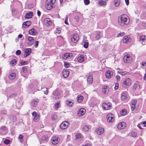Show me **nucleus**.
Segmentation results:
<instances>
[{
    "label": "nucleus",
    "mask_w": 146,
    "mask_h": 146,
    "mask_svg": "<svg viewBox=\"0 0 146 146\" xmlns=\"http://www.w3.org/2000/svg\"><path fill=\"white\" fill-rule=\"evenodd\" d=\"M127 17V15H123L119 16L118 17L119 24L121 26L128 24L129 23V20L128 19Z\"/></svg>",
    "instance_id": "1"
},
{
    "label": "nucleus",
    "mask_w": 146,
    "mask_h": 146,
    "mask_svg": "<svg viewBox=\"0 0 146 146\" xmlns=\"http://www.w3.org/2000/svg\"><path fill=\"white\" fill-rule=\"evenodd\" d=\"M55 0H46L45 7L48 10H50L54 7Z\"/></svg>",
    "instance_id": "2"
},
{
    "label": "nucleus",
    "mask_w": 146,
    "mask_h": 146,
    "mask_svg": "<svg viewBox=\"0 0 146 146\" xmlns=\"http://www.w3.org/2000/svg\"><path fill=\"white\" fill-rule=\"evenodd\" d=\"M124 61L126 63H129L131 62L132 57L129 55H125L123 58Z\"/></svg>",
    "instance_id": "3"
},
{
    "label": "nucleus",
    "mask_w": 146,
    "mask_h": 146,
    "mask_svg": "<svg viewBox=\"0 0 146 146\" xmlns=\"http://www.w3.org/2000/svg\"><path fill=\"white\" fill-rule=\"evenodd\" d=\"M107 121L110 123H112L114 120V115L111 113L108 114L106 116Z\"/></svg>",
    "instance_id": "4"
},
{
    "label": "nucleus",
    "mask_w": 146,
    "mask_h": 146,
    "mask_svg": "<svg viewBox=\"0 0 146 146\" xmlns=\"http://www.w3.org/2000/svg\"><path fill=\"white\" fill-rule=\"evenodd\" d=\"M27 40L28 42L27 43V44L28 46H30L34 43V40L33 37L28 36L27 37Z\"/></svg>",
    "instance_id": "5"
},
{
    "label": "nucleus",
    "mask_w": 146,
    "mask_h": 146,
    "mask_svg": "<svg viewBox=\"0 0 146 146\" xmlns=\"http://www.w3.org/2000/svg\"><path fill=\"white\" fill-rule=\"evenodd\" d=\"M79 39V36L78 34L75 33L73 35L71 38V40L74 42H76Z\"/></svg>",
    "instance_id": "6"
},
{
    "label": "nucleus",
    "mask_w": 146,
    "mask_h": 146,
    "mask_svg": "<svg viewBox=\"0 0 146 146\" xmlns=\"http://www.w3.org/2000/svg\"><path fill=\"white\" fill-rule=\"evenodd\" d=\"M69 125L68 122V121H64L60 125V127L62 129H65L67 128Z\"/></svg>",
    "instance_id": "7"
},
{
    "label": "nucleus",
    "mask_w": 146,
    "mask_h": 146,
    "mask_svg": "<svg viewBox=\"0 0 146 146\" xmlns=\"http://www.w3.org/2000/svg\"><path fill=\"white\" fill-rule=\"evenodd\" d=\"M131 81L130 79L127 78L125 79L123 81L122 86L123 87H125V86H129L131 84Z\"/></svg>",
    "instance_id": "8"
},
{
    "label": "nucleus",
    "mask_w": 146,
    "mask_h": 146,
    "mask_svg": "<svg viewBox=\"0 0 146 146\" xmlns=\"http://www.w3.org/2000/svg\"><path fill=\"white\" fill-rule=\"evenodd\" d=\"M103 108L105 110H108L111 107V104L110 103L107 104L106 103H104L102 104Z\"/></svg>",
    "instance_id": "9"
},
{
    "label": "nucleus",
    "mask_w": 146,
    "mask_h": 146,
    "mask_svg": "<svg viewBox=\"0 0 146 146\" xmlns=\"http://www.w3.org/2000/svg\"><path fill=\"white\" fill-rule=\"evenodd\" d=\"M44 24L47 26H50L52 24V22L50 19L48 18H46L44 20Z\"/></svg>",
    "instance_id": "10"
},
{
    "label": "nucleus",
    "mask_w": 146,
    "mask_h": 146,
    "mask_svg": "<svg viewBox=\"0 0 146 146\" xmlns=\"http://www.w3.org/2000/svg\"><path fill=\"white\" fill-rule=\"evenodd\" d=\"M32 115L34 117L33 120L34 121H37L39 120L40 118V116L36 113V112H33L32 113Z\"/></svg>",
    "instance_id": "11"
},
{
    "label": "nucleus",
    "mask_w": 146,
    "mask_h": 146,
    "mask_svg": "<svg viewBox=\"0 0 146 146\" xmlns=\"http://www.w3.org/2000/svg\"><path fill=\"white\" fill-rule=\"evenodd\" d=\"M131 39L129 36H125L123 37V42L124 43L127 44L130 42Z\"/></svg>",
    "instance_id": "12"
},
{
    "label": "nucleus",
    "mask_w": 146,
    "mask_h": 146,
    "mask_svg": "<svg viewBox=\"0 0 146 146\" xmlns=\"http://www.w3.org/2000/svg\"><path fill=\"white\" fill-rule=\"evenodd\" d=\"M126 123L124 122H122L119 123L117 125V127L119 129H122L124 128L126 126Z\"/></svg>",
    "instance_id": "13"
},
{
    "label": "nucleus",
    "mask_w": 146,
    "mask_h": 146,
    "mask_svg": "<svg viewBox=\"0 0 146 146\" xmlns=\"http://www.w3.org/2000/svg\"><path fill=\"white\" fill-rule=\"evenodd\" d=\"M105 75L107 78H110L113 76V72L111 70H108L106 71Z\"/></svg>",
    "instance_id": "14"
},
{
    "label": "nucleus",
    "mask_w": 146,
    "mask_h": 146,
    "mask_svg": "<svg viewBox=\"0 0 146 146\" xmlns=\"http://www.w3.org/2000/svg\"><path fill=\"white\" fill-rule=\"evenodd\" d=\"M7 132L6 127L5 126H2L0 128V133L2 135L5 134Z\"/></svg>",
    "instance_id": "15"
},
{
    "label": "nucleus",
    "mask_w": 146,
    "mask_h": 146,
    "mask_svg": "<svg viewBox=\"0 0 146 146\" xmlns=\"http://www.w3.org/2000/svg\"><path fill=\"white\" fill-rule=\"evenodd\" d=\"M59 141V138L56 137H54L52 139V143L54 145H56Z\"/></svg>",
    "instance_id": "16"
},
{
    "label": "nucleus",
    "mask_w": 146,
    "mask_h": 146,
    "mask_svg": "<svg viewBox=\"0 0 146 146\" xmlns=\"http://www.w3.org/2000/svg\"><path fill=\"white\" fill-rule=\"evenodd\" d=\"M72 56V53H66L62 56V58L64 59H69Z\"/></svg>",
    "instance_id": "17"
},
{
    "label": "nucleus",
    "mask_w": 146,
    "mask_h": 146,
    "mask_svg": "<svg viewBox=\"0 0 146 146\" xmlns=\"http://www.w3.org/2000/svg\"><path fill=\"white\" fill-rule=\"evenodd\" d=\"M53 94L55 96V99H58L60 97V93L57 90H55L53 92Z\"/></svg>",
    "instance_id": "18"
},
{
    "label": "nucleus",
    "mask_w": 146,
    "mask_h": 146,
    "mask_svg": "<svg viewBox=\"0 0 146 146\" xmlns=\"http://www.w3.org/2000/svg\"><path fill=\"white\" fill-rule=\"evenodd\" d=\"M86 110L83 108H81L78 112L77 114L79 116H81L85 113Z\"/></svg>",
    "instance_id": "19"
},
{
    "label": "nucleus",
    "mask_w": 146,
    "mask_h": 146,
    "mask_svg": "<svg viewBox=\"0 0 146 146\" xmlns=\"http://www.w3.org/2000/svg\"><path fill=\"white\" fill-rule=\"evenodd\" d=\"M96 131L98 134L100 135L104 133V130L103 128L100 127L96 129Z\"/></svg>",
    "instance_id": "20"
},
{
    "label": "nucleus",
    "mask_w": 146,
    "mask_h": 146,
    "mask_svg": "<svg viewBox=\"0 0 146 146\" xmlns=\"http://www.w3.org/2000/svg\"><path fill=\"white\" fill-rule=\"evenodd\" d=\"M38 101V100L37 99L33 100L30 103L31 106L33 107L36 106L37 105Z\"/></svg>",
    "instance_id": "21"
},
{
    "label": "nucleus",
    "mask_w": 146,
    "mask_h": 146,
    "mask_svg": "<svg viewBox=\"0 0 146 146\" xmlns=\"http://www.w3.org/2000/svg\"><path fill=\"white\" fill-rule=\"evenodd\" d=\"M31 49L30 48H27L25 50V54L24 56L25 58H26L31 53Z\"/></svg>",
    "instance_id": "22"
},
{
    "label": "nucleus",
    "mask_w": 146,
    "mask_h": 146,
    "mask_svg": "<svg viewBox=\"0 0 146 146\" xmlns=\"http://www.w3.org/2000/svg\"><path fill=\"white\" fill-rule=\"evenodd\" d=\"M103 36L101 32L99 31L96 32L95 36V38L96 40H98L100 39Z\"/></svg>",
    "instance_id": "23"
},
{
    "label": "nucleus",
    "mask_w": 146,
    "mask_h": 146,
    "mask_svg": "<svg viewBox=\"0 0 146 146\" xmlns=\"http://www.w3.org/2000/svg\"><path fill=\"white\" fill-rule=\"evenodd\" d=\"M62 75L65 78H67L69 75V71L67 70H64L62 72Z\"/></svg>",
    "instance_id": "24"
},
{
    "label": "nucleus",
    "mask_w": 146,
    "mask_h": 146,
    "mask_svg": "<svg viewBox=\"0 0 146 146\" xmlns=\"http://www.w3.org/2000/svg\"><path fill=\"white\" fill-rule=\"evenodd\" d=\"M107 3V2L103 0H99L98 2V4L100 6L103 7H105Z\"/></svg>",
    "instance_id": "25"
},
{
    "label": "nucleus",
    "mask_w": 146,
    "mask_h": 146,
    "mask_svg": "<svg viewBox=\"0 0 146 146\" xmlns=\"http://www.w3.org/2000/svg\"><path fill=\"white\" fill-rule=\"evenodd\" d=\"M109 91V88L107 86H104L102 89L103 93L105 94L108 93Z\"/></svg>",
    "instance_id": "26"
},
{
    "label": "nucleus",
    "mask_w": 146,
    "mask_h": 146,
    "mask_svg": "<svg viewBox=\"0 0 146 146\" xmlns=\"http://www.w3.org/2000/svg\"><path fill=\"white\" fill-rule=\"evenodd\" d=\"M31 24V22L30 21H27L25 22L23 24V26L24 28H27Z\"/></svg>",
    "instance_id": "27"
},
{
    "label": "nucleus",
    "mask_w": 146,
    "mask_h": 146,
    "mask_svg": "<svg viewBox=\"0 0 146 146\" xmlns=\"http://www.w3.org/2000/svg\"><path fill=\"white\" fill-rule=\"evenodd\" d=\"M79 62L82 63L84 61V57L83 55H80L78 58Z\"/></svg>",
    "instance_id": "28"
},
{
    "label": "nucleus",
    "mask_w": 146,
    "mask_h": 146,
    "mask_svg": "<svg viewBox=\"0 0 146 146\" xmlns=\"http://www.w3.org/2000/svg\"><path fill=\"white\" fill-rule=\"evenodd\" d=\"M16 74L15 72H13L10 74L9 76V79L12 80L14 79L16 77Z\"/></svg>",
    "instance_id": "29"
},
{
    "label": "nucleus",
    "mask_w": 146,
    "mask_h": 146,
    "mask_svg": "<svg viewBox=\"0 0 146 146\" xmlns=\"http://www.w3.org/2000/svg\"><path fill=\"white\" fill-rule=\"evenodd\" d=\"M29 32L30 35H35L37 33L36 31L33 28L30 30Z\"/></svg>",
    "instance_id": "30"
},
{
    "label": "nucleus",
    "mask_w": 146,
    "mask_h": 146,
    "mask_svg": "<svg viewBox=\"0 0 146 146\" xmlns=\"http://www.w3.org/2000/svg\"><path fill=\"white\" fill-rule=\"evenodd\" d=\"M33 15V13L32 12H30L29 13H27L26 14L25 18L27 19H29L32 17Z\"/></svg>",
    "instance_id": "31"
},
{
    "label": "nucleus",
    "mask_w": 146,
    "mask_h": 146,
    "mask_svg": "<svg viewBox=\"0 0 146 146\" xmlns=\"http://www.w3.org/2000/svg\"><path fill=\"white\" fill-rule=\"evenodd\" d=\"M93 81V78L92 76L90 75L89 76L87 79V82L89 84H91L92 83Z\"/></svg>",
    "instance_id": "32"
},
{
    "label": "nucleus",
    "mask_w": 146,
    "mask_h": 146,
    "mask_svg": "<svg viewBox=\"0 0 146 146\" xmlns=\"http://www.w3.org/2000/svg\"><path fill=\"white\" fill-rule=\"evenodd\" d=\"M127 94H125V93H122L121 94V99L122 100L124 101L126 100L127 99Z\"/></svg>",
    "instance_id": "33"
},
{
    "label": "nucleus",
    "mask_w": 146,
    "mask_h": 146,
    "mask_svg": "<svg viewBox=\"0 0 146 146\" xmlns=\"http://www.w3.org/2000/svg\"><path fill=\"white\" fill-rule=\"evenodd\" d=\"M127 111L126 109H123L120 112V114L123 116L127 114Z\"/></svg>",
    "instance_id": "34"
},
{
    "label": "nucleus",
    "mask_w": 146,
    "mask_h": 146,
    "mask_svg": "<svg viewBox=\"0 0 146 146\" xmlns=\"http://www.w3.org/2000/svg\"><path fill=\"white\" fill-rule=\"evenodd\" d=\"M136 100H135L132 103V106H131V109L132 110H134L135 108V106L136 103Z\"/></svg>",
    "instance_id": "35"
},
{
    "label": "nucleus",
    "mask_w": 146,
    "mask_h": 146,
    "mask_svg": "<svg viewBox=\"0 0 146 146\" xmlns=\"http://www.w3.org/2000/svg\"><path fill=\"white\" fill-rule=\"evenodd\" d=\"M84 97L82 96H78L77 97V101L78 102H82L83 99Z\"/></svg>",
    "instance_id": "36"
},
{
    "label": "nucleus",
    "mask_w": 146,
    "mask_h": 146,
    "mask_svg": "<svg viewBox=\"0 0 146 146\" xmlns=\"http://www.w3.org/2000/svg\"><path fill=\"white\" fill-rule=\"evenodd\" d=\"M76 137V139H79L80 138H82L83 136L80 133H76L75 135Z\"/></svg>",
    "instance_id": "37"
},
{
    "label": "nucleus",
    "mask_w": 146,
    "mask_h": 146,
    "mask_svg": "<svg viewBox=\"0 0 146 146\" xmlns=\"http://www.w3.org/2000/svg\"><path fill=\"white\" fill-rule=\"evenodd\" d=\"M17 94L15 93H10L8 96L9 98H13L15 97L16 96Z\"/></svg>",
    "instance_id": "38"
},
{
    "label": "nucleus",
    "mask_w": 146,
    "mask_h": 146,
    "mask_svg": "<svg viewBox=\"0 0 146 146\" xmlns=\"http://www.w3.org/2000/svg\"><path fill=\"white\" fill-rule=\"evenodd\" d=\"M139 86V84H138V83L137 82H135L133 86V89L134 90H136L137 88L138 87V86Z\"/></svg>",
    "instance_id": "39"
},
{
    "label": "nucleus",
    "mask_w": 146,
    "mask_h": 146,
    "mask_svg": "<svg viewBox=\"0 0 146 146\" xmlns=\"http://www.w3.org/2000/svg\"><path fill=\"white\" fill-rule=\"evenodd\" d=\"M146 36L145 35H143L140 37V41H144L146 39Z\"/></svg>",
    "instance_id": "40"
},
{
    "label": "nucleus",
    "mask_w": 146,
    "mask_h": 146,
    "mask_svg": "<svg viewBox=\"0 0 146 146\" xmlns=\"http://www.w3.org/2000/svg\"><path fill=\"white\" fill-rule=\"evenodd\" d=\"M60 102L59 101L56 102L54 104V108L55 109H57L59 108V105Z\"/></svg>",
    "instance_id": "41"
},
{
    "label": "nucleus",
    "mask_w": 146,
    "mask_h": 146,
    "mask_svg": "<svg viewBox=\"0 0 146 146\" xmlns=\"http://www.w3.org/2000/svg\"><path fill=\"white\" fill-rule=\"evenodd\" d=\"M82 130L84 131H86L89 130V128L88 126L85 125L83 127Z\"/></svg>",
    "instance_id": "42"
},
{
    "label": "nucleus",
    "mask_w": 146,
    "mask_h": 146,
    "mask_svg": "<svg viewBox=\"0 0 146 146\" xmlns=\"http://www.w3.org/2000/svg\"><path fill=\"white\" fill-rule=\"evenodd\" d=\"M16 62V60L15 59H13L10 61V64L13 66H14L15 65Z\"/></svg>",
    "instance_id": "43"
},
{
    "label": "nucleus",
    "mask_w": 146,
    "mask_h": 146,
    "mask_svg": "<svg viewBox=\"0 0 146 146\" xmlns=\"http://www.w3.org/2000/svg\"><path fill=\"white\" fill-rule=\"evenodd\" d=\"M66 104L70 106H72L73 105V103L70 101H67L66 102Z\"/></svg>",
    "instance_id": "44"
},
{
    "label": "nucleus",
    "mask_w": 146,
    "mask_h": 146,
    "mask_svg": "<svg viewBox=\"0 0 146 146\" xmlns=\"http://www.w3.org/2000/svg\"><path fill=\"white\" fill-rule=\"evenodd\" d=\"M51 118L53 120H55L57 118V115L56 114L53 115H52Z\"/></svg>",
    "instance_id": "45"
},
{
    "label": "nucleus",
    "mask_w": 146,
    "mask_h": 146,
    "mask_svg": "<svg viewBox=\"0 0 146 146\" xmlns=\"http://www.w3.org/2000/svg\"><path fill=\"white\" fill-rule=\"evenodd\" d=\"M10 142V141L8 139H5L4 141V143L6 145L9 144Z\"/></svg>",
    "instance_id": "46"
},
{
    "label": "nucleus",
    "mask_w": 146,
    "mask_h": 146,
    "mask_svg": "<svg viewBox=\"0 0 146 146\" xmlns=\"http://www.w3.org/2000/svg\"><path fill=\"white\" fill-rule=\"evenodd\" d=\"M141 26L144 27H146V22H141Z\"/></svg>",
    "instance_id": "47"
},
{
    "label": "nucleus",
    "mask_w": 146,
    "mask_h": 146,
    "mask_svg": "<svg viewBox=\"0 0 146 146\" xmlns=\"http://www.w3.org/2000/svg\"><path fill=\"white\" fill-rule=\"evenodd\" d=\"M90 2L89 0H84V3L86 5H88L90 3Z\"/></svg>",
    "instance_id": "48"
},
{
    "label": "nucleus",
    "mask_w": 146,
    "mask_h": 146,
    "mask_svg": "<svg viewBox=\"0 0 146 146\" xmlns=\"http://www.w3.org/2000/svg\"><path fill=\"white\" fill-rule=\"evenodd\" d=\"M42 140H43L44 141H48V140H47V137L46 136H44L42 137Z\"/></svg>",
    "instance_id": "49"
},
{
    "label": "nucleus",
    "mask_w": 146,
    "mask_h": 146,
    "mask_svg": "<svg viewBox=\"0 0 146 146\" xmlns=\"http://www.w3.org/2000/svg\"><path fill=\"white\" fill-rule=\"evenodd\" d=\"M119 74L122 75H124L127 73L126 72H119Z\"/></svg>",
    "instance_id": "50"
},
{
    "label": "nucleus",
    "mask_w": 146,
    "mask_h": 146,
    "mask_svg": "<svg viewBox=\"0 0 146 146\" xmlns=\"http://www.w3.org/2000/svg\"><path fill=\"white\" fill-rule=\"evenodd\" d=\"M22 70L23 72L26 73L27 72V68L25 66H23L22 67Z\"/></svg>",
    "instance_id": "51"
},
{
    "label": "nucleus",
    "mask_w": 146,
    "mask_h": 146,
    "mask_svg": "<svg viewBox=\"0 0 146 146\" xmlns=\"http://www.w3.org/2000/svg\"><path fill=\"white\" fill-rule=\"evenodd\" d=\"M64 66L66 68H68L70 66V65L67 62H66L64 63Z\"/></svg>",
    "instance_id": "52"
},
{
    "label": "nucleus",
    "mask_w": 146,
    "mask_h": 146,
    "mask_svg": "<svg viewBox=\"0 0 146 146\" xmlns=\"http://www.w3.org/2000/svg\"><path fill=\"white\" fill-rule=\"evenodd\" d=\"M27 61H25L23 60L21 61V64L22 65H26L27 64Z\"/></svg>",
    "instance_id": "53"
},
{
    "label": "nucleus",
    "mask_w": 146,
    "mask_h": 146,
    "mask_svg": "<svg viewBox=\"0 0 146 146\" xmlns=\"http://www.w3.org/2000/svg\"><path fill=\"white\" fill-rule=\"evenodd\" d=\"M131 135L132 137H135L137 135V133L135 132H133L131 133Z\"/></svg>",
    "instance_id": "54"
},
{
    "label": "nucleus",
    "mask_w": 146,
    "mask_h": 146,
    "mask_svg": "<svg viewBox=\"0 0 146 146\" xmlns=\"http://www.w3.org/2000/svg\"><path fill=\"white\" fill-rule=\"evenodd\" d=\"M88 46V43L87 42H85L84 43V46L85 48H87Z\"/></svg>",
    "instance_id": "55"
},
{
    "label": "nucleus",
    "mask_w": 146,
    "mask_h": 146,
    "mask_svg": "<svg viewBox=\"0 0 146 146\" xmlns=\"http://www.w3.org/2000/svg\"><path fill=\"white\" fill-rule=\"evenodd\" d=\"M120 4L119 1H117V2H114V5L115 6L117 7Z\"/></svg>",
    "instance_id": "56"
},
{
    "label": "nucleus",
    "mask_w": 146,
    "mask_h": 146,
    "mask_svg": "<svg viewBox=\"0 0 146 146\" xmlns=\"http://www.w3.org/2000/svg\"><path fill=\"white\" fill-rule=\"evenodd\" d=\"M21 51L19 50H17L16 52V54L17 55H19L21 54Z\"/></svg>",
    "instance_id": "57"
},
{
    "label": "nucleus",
    "mask_w": 146,
    "mask_h": 146,
    "mask_svg": "<svg viewBox=\"0 0 146 146\" xmlns=\"http://www.w3.org/2000/svg\"><path fill=\"white\" fill-rule=\"evenodd\" d=\"M74 19L75 20H76V22H78L79 20V17L78 16H75V17H74Z\"/></svg>",
    "instance_id": "58"
},
{
    "label": "nucleus",
    "mask_w": 146,
    "mask_h": 146,
    "mask_svg": "<svg viewBox=\"0 0 146 146\" xmlns=\"http://www.w3.org/2000/svg\"><path fill=\"white\" fill-rule=\"evenodd\" d=\"M124 35V33H121L117 35V37H119L122 36H123Z\"/></svg>",
    "instance_id": "59"
},
{
    "label": "nucleus",
    "mask_w": 146,
    "mask_h": 146,
    "mask_svg": "<svg viewBox=\"0 0 146 146\" xmlns=\"http://www.w3.org/2000/svg\"><path fill=\"white\" fill-rule=\"evenodd\" d=\"M39 42L38 41H36L35 42V48H37L38 46Z\"/></svg>",
    "instance_id": "60"
},
{
    "label": "nucleus",
    "mask_w": 146,
    "mask_h": 146,
    "mask_svg": "<svg viewBox=\"0 0 146 146\" xmlns=\"http://www.w3.org/2000/svg\"><path fill=\"white\" fill-rule=\"evenodd\" d=\"M68 17L67 16L65 18V21H64V23H65V24L66 25H68Z\"/></svg>",
    "instance_id": "61"
},
{
    "label": "nucleus",
    "mask_w": 146,
    "mask_h": 146,
    "mask_svg": "<svg viewBox=\"0 0 146 146\" xmlns=\"http://www.w3.org/2000/svg\"><path fill=\"white\" fill-rule=\"evenodd\" d=\"M119 87V84L118 83H116L115 84V90L117 89Z\"/></svg>",
    "instance_id": "62"
},
{
    "label": "nucleus",
    "mask_w": 146,
    "mask_h": 146,
    "mask_svg": "<svg viewBox=\"0 0 146 146\" xmlns=\"http://www.w3.org/2000/svg\"><path fill=\"white\" fill-rule=\"evenodd\" d=\"M116 78L117 80L118 81H119L120 80V77L118 75L116 76Z\"/></svg>",
    "instance_id": "63"
},
{
    "label": "nucleus",
    "mask_w": 146,
    "mask_h": 146,
    "mask_svg": "<svg viewBox=\"0 0 146 146\" xmlns=\"http://www.w3.org/2000/svg\"><path fill=\"white\" fill-rule=\"evenodd\" d=\"M142 66H145L146 67V62H143L142 64Z\"/></svg>",
    "instance_id": "64"
}]
</instances>
